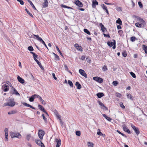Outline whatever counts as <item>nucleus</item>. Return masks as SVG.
I'll return each mask as SVG.
<instances>
[{
	"mask_svg": "<svg viewBox=\"0 0 147 147\" xmlns=\"http://www.w3.org/2000/svg\"><path fill=\"white\" fill-rule=\"evenodd\" d=\"M135 17L136 18V20L139 22L135 23V25L138 28L144 27V25L146 24L144 20L142 18L139 16H135Z\"/></svg>",
	"mask_w": 147,
	"mask_h": 147,
	"instance_id": "nucleus-1",
	"label": "nucleus"
},
{
	"mask_svg": "<svg viewBox=\"0 0 147 147\" xmlns=\"http://www.w3.org/2000/svg\"><path fill=\"white\" fill-rule=\"evenodd\" d=\"M33 36H34L36 37V38L37 40H39L41 42H42V43L48 49L47 47V45L45 43V42L42 39L39 37L38 35H36L35 34H34Z\"/></svg>",
	"mask_w": 147,
	"mask_h": 147,
	"instance_id": "nucleus-2",
	"label": "nucleus"
},
{
	"mask_svg": "<svg viewBox=\"0 0 147 147\" xmlns=\"http://www.w3.org/2000/svg\"><path fill=\"white\" fill-rule=\"evenodd\" d=\"M131 126L132 128L134 129V131L135 132L136 134L138 135L140 133V131L139 130V128L138 127H136L132 124H131Z\"/></svg>",
	"mask_w": 147,
	"mask_h": 147,
	"instance_id": "nucleus-3",
	"label": "nucleus"
},
{
	"mask_svg": "<svg viewBox=\"0 0 147 147\" xmlns=\"http://www.w3.org/2000/svg\"><path fill=\"white\" fill-rule=\"evenodd\" d=\"M1 88L4 92H7L9 89V86L6 84H4L3 85Z\"/></svg>",
	"mask_w": 147,
	"mask_h": 147,
	"instance_id": "nucleus-4",
	"label": "nucleus"
},
{
	"mask_svg": "<svg viewBox=\"0 0 147 147\" xmlns=\"http://www.w3.org/2000/svg\"><path fill=\"white\" fill-rule=\"evenodd\" d=\"M45 134V132L42 130H39L38 133V136L39 138L42 140L43 138V136Z\"/></svg>",
	"mask_w": 147,
	"mask_h": 147,
	"instance_id": "nucleus-5",
	"label": "nucleus"
},
{
	"mask_svg": "<svg viewBox=\"0 0 147 147\" xmlns=\"http://www.w3.org/2000/svg\"><path fill=\"white\" fill-rule=\"evenodd\" d=\"M16 104L15 102L13 100H10V101L8 102L6 104H5L4 105L5 106L7 105H8L9 106L11 107H13Z\"/></svg>",
	"mask_w": 147,
	"mask_h": 147,
	"instance_id": "nucleus-6",
	"label": "nucleus"
},
{
	"mask_svg": "<svg viewBox=\"0 0 147 147\" xmlns=\"http://www.w3.org/2000/svg\"><path fill=\"white\" fill-rule=\"evenodd\" d=\"M93 79L100 83L103 82V80L102 78L97 76L93 77Z\"/></svg>",
	"mask_w": 147,
	"mask_h": 147,
	"instance_id": "nucleus-7",
	"label": "nucleus"
},
{
	"mask_svg": "<svg viewBox=\"0 0 147 147\" xmlns=\"http://www.w3.org/2000/svg\"><path fill=\"white\" fill-rule=\"evenodd\" d=\"M11 92L13 94H15L16 95H20L19 93L13 87H12L11 89Z\"/></svg>",
	"mask_w": 147,
	"mask_h": 147,
	"instance_id": "nucleus-8",
	"label": "nucleus"
},
{
	"mask_svg": "<svg viewBox=\"0 0 147 147\" xmlns=\"http://www.w3.org/2000/svg\"><path fill=\"white\" fill-rule=\"evenodd\" d=\"M35 141L36 144L41 147H45L44 144L39 139H36Z\"/></svg>",
	"mask_w": 147,
	"mask_h": 147,
	"instance_id": "nucleus-9",
	"label": "nucleus"
},
{
	"mask_svg": "<svg viewBox=\"0 0 147 147\" xmlns=\"http://www.w3.org/2000/svg\"><path fill=\"white\" fill-rule=\"evenodd\" d=\"M38 107L39 108V109H40L42 111H43V112H44L46 115H47V116H49L48 114L47 113V112L45 110V108L43 107L42 106L40 105H39L38 106Z\"/></svg>",
	"mask_w": 147,
	"mask_h": 147,
	"instance_id": "nucleus-10",
	"label": "nucleus"
},
{
	"mask_svg": "<svg viewBox=\"0 0 147 147\" xmlns=\"http://www.w3.org/2000/svg\"><path fill=\"white\" fill-rule=\"evenodd\" d=\"M75 3L78 6L80 7H82L83 6V5L82 3L79 0H76L75 1Z\"/></svg>",
	"mask_w": 147,
	"mask_h": 147,
	"instance_id": "nucleus-11",
	"label": "nucleus"
},
{
	"mask_svg": "<svg viewBox=\"0 0 147 147\" xmlns=\"http://www.w3.org/2000/svg\"><path fill=\"white\" fill-rule=\"evenodd\" d=\"M79 72L82 76H84L86 78H87V75L85 71L82 69H80L79 70Z\"/></svg>",
	"mask_w": 147,
	"mask_h": 147,
	"instance_id": "nucleus-12",
	"label": "nucleus"
},
{
	"mask_svg": "<svg viewBox=\"0 0 147 147\" xmlns=\"http://www.w3.org/2000/svg\"><path fill=\"white\" fill-rule=\"evenodd\" d=\"M74 47L78 51H83V49L82 47L79 45L78 43H76L74 45Z\"/></svg>",
	"mask_w": 147,
	"mask_h": 147,
	"instance_id": "nucleus-13",
	"label": "nucleus"
},
{
	"mask_svg": "<svg viewBox=\"0 0 147 147\" xmlns=\"http://www.w3.org/2000/svg\"><path fill=\"white\" fill-rule=\"evenodd\" d=\"M55 141L56 142V147H59L61 144V140L60 139L56 138L55 139Z\"/></svg>",
	"mask_w": 147,
	"mask_h": 147,
	"instance_id": "nucleus-14",
	"label": "nucleus"
},
{
	"mask_svg": "<svg viewBox=\"0 0 147 147\" xmlns=\"http://www.w3.org/2000/svg\"><path fill=\"white\" fill-rule=\"evenodd\" d=\"M44 2L42 3V5L43 7L46 8L48 7V2L47 0H44Z\"/></svg>",
	"mask_w": 147,
	"mask_h": 147,
	"instance_id": "nucleus-15",
	"label": "nucleus"
},
{
	"mask_svg": "<svg viewBox=\"0 0 147 147\" xmlns=\"http://www.w3.org/2000/svg\"><path fill=\"white\" fill-rule=\"evenodd\" d=\"M113 42H111V41L108 42L107 44L108 46L110 47L113 46L114 44H116L115 41V40H113Z\"/></svg>",
	"mask_w": 147,
	"mask_h": 147,
	"instance_id": "nucleus-16",
	"label": "nucleus"
},
{
	"mask_svg": "<svg viewBox=\"0 0 147 147\" xmlns=\"http://www.w3.org/2000/svg\"><path fill=\"white\" fill-rule=\"evenodd\" d=\"M14 135V136H12V135L11 136V137L12 138L16 137L18 138H21V135L19 133H13Z\"/></svg>",
	"mask_w": 147,
	"mask_h": 147,
	"instance_id": "nucleus-17",
	"label": "nucleus"
},
{
	"mask_svg": "<svg viewBox=\"0 0 147 147\" xmlns=\"http://www.w3.org/2000/svg\"><path fill=\"white\" fill-rule=\"evenodd\" d=\"M98 5V2L96 0H93L92 1V7L93 8H96V6Z\"/></svg>",
	"mask_w": 147,
	"mask_h": 147,
	"instance_id": "nucleus-18",
	"label": "nucleus"
},
{
	"mask_svg": "<svg viewBox=\"0 0 147 147\" xmlns=\"http://www.w3.org/2000/svg\"><path fill=\"white\" fill-rule=\"evenodd\" d=\"M17 79L18 81L20 83L23 84L24 83L25 81L20 76H18L17 77Z\"/></svg>",
	"mask_w": 147,
	"mask_h": 147,
	"instance_id": "nucleus-19",
	"label": "nucleus"
},
{
	"mask_svg": "<svg viewBox=\"0 0 147 147\" xmlns=\"http://www.w3.org/2000/svg\"><path fill=\"white\" fill-rule=\"evenodd\" d=\"M123 129L125 131L127 132L128 134H131L130 131L128 129L126 126H123Z\"/></svg>",
	"mask_w": 147,
	"mask_h": 147,
	"instance_id": "nucleus-20",
	"label": "nucleus"
},
{
	"mask_svg": "<svg viewBox=\"0 0 147 147\" xmlns=\"http://www.w3.org/2000/svg\"><path fill=\"white\" fill-rule=\"evenodd\" d=\"M22 104L24 105L26 107H29L33 109H35V107H32L31 105H30L28 104L26 102H24L22 103Z\"/></svg>",
	"mask_w": 147,
	"mask_h": 147,
	"instance_id": "nucleus-21",
	"label": "nucleus"
},
{
	"mask_svg": "<svg viewBox=\"0 0 147 147\" xmlns=\"http://www.w3.org/2000/svg\"><path fill=\"white\" fill-rule=\"evenodd\" d=\"M100 27L101 28V30L103 32H105V31H107L106 29L104 27V26L101 23L100 24Z\"/></svg>",
	"mask_w": 147,
	"mask_h": 147,
	"instance_id": "nucleus-22",
	"label": "nucleus"
},
{
	"mask_svg": "<svg viewBox=\"0 0 147 147\" xmlns=\"http://www.w3.org/2000/svg\"><path fill=\"white\" fill-rule=\"evenodd\" d=\"M76 86L77 87V88L78 89H80L82 88V86L81 84L78 82H76Z\"/></svg>",
	"mask_w": 147,
	"mask_h": 147,
	"instance_id": "nucleus-23",
	"label": "nucleus"
},
{
	"mask_svg": "<svg viewBox=\"0 0 147 147\" xmlns=\"http://www.w3.org/2000/svg\"><path fill=\"white\" fill-rule=\"evenodd\" d=\"M96 96L98 98H100L104 96V94L102 93L99 92L96 94Z\"/></svg>",
	"mask_w": 147,
	"mask_h": 147,
	"instance_id": "nucleus-24",
	"label": "nucleus"
},
{
	"mask_svg": "<svg viewBox=\"0 0 147 147\" xmlns=\"http://www.w3.org/2000/svg\"><path fill=\"white\" fill-rule=\"evenodd\" d=\"M142 48L144 50L145 53L147 54V46L145 45H143L142 46Z\"/></svg>",
	"mask_w": 147,
	"mask_h": 147,
	"instance_id": "nucleus-25",
	"label": "nucleus"
},
{
	"mask_svg": "<svg viewBox=\"0 0 147 147\" xmlns=\"http://www.w3.org/2000/svg\"><path fill=\"white\" fill-rule=\"evenodd\" d=\"M36 62L37 63V64L40 67L41 69H44L43 67L42 66L40 63L38 61V60H36Z\"/></svg>",
	"mask_w": 147,
	"mask_h": 147,
	"instance_id": "nucleus-26",
	"label": "nucleus"
},
{
	"mask_svg": "<svg viewBox=\"0 0 147 147\" xmlns=\"http://www.w3.org/2000/svg\"><path fill=\"white\" fill-rule=\"evenodd\" d=\"M102 115L108 121H110L111 120V119L109 117L107 116L106 115L104 114Z\"/></svg>",
	"mask_w": 147,
	"mask_h": 147,
	"instance_id": "nucleus-27",
	"label": "nucleus"
},
{
	"mask_svg": "<svg viewBox=\"0 0 147 147\" xmlns=\"http://www.w3.org/2000/svg\"><path fill=\"white\" fill-rule=\"evenodd\" d=\"M28 1L30 5L32 7H33L34 10L36 9V8L35 6H34V4H33V3H32V2L31 1H30L29 0H28Z\"/></svg>",
	"mask_w": 147,
	"mask_h": 147,
	"instance_id": "nucleus-28",
	"label": "nucleus"
},
{
	"mask_svg": "<svg viewBox=\"0 0 147 147\" xmlns=\"http://www.w3.org/2000/svg\"><path fill=\"white\" fill-rule=\"evenodd\" d=\"M127 96L128 98L131 100L133 99V96L132 95L130 94L127 93Z\"/></svg>",
	"mask_w": 147,
	"mask_h": 147,
	"instance_id": "nucleus-29",
	"label": "nucleus"
},
{
	"mask_svg": "<svg viewBox=\"0 0 147 147\" xmlns=\"http://www.w3.org/2000/svg\"><path fill=\"white\" fill-rule=\"evenodd\" d=\"M17 113V111L16 110H13L11 111L10 112H9L8 113V114L9 115H10L11 114H15Z\"/></svg>",
	"mask_w": 147,
	"mask_h": 147,
	"instance_id": "nucleus-30",
	"label": "nucleus"
},
{
	"mask_svg": "<svg viewBox=\"0 0 147 147\" xmlns=\"http://www.w3.org/2000/svg\"><path fill=\"white\" fill-rule=\"evenodd\" d=\"M35 98V96H34V95H32L29 98L30 101L33 102Z\"/></svg>",
	"mask_w": 147,
	"mask_h": 147,
	"instance_id": "nucleus-31",
	"label": "nucleus"
},
{
	"mask_svg": "<svg viewBox=\"0 0 147 147\" xmlns=\"http://www.w3.org/2000/svg\"><path fill=\"white\" fill-rule=\"evenodd\" d=\"M88 146L89 147H93L94 144L92 142H88L87 143Z\"/></svg>",
	"mask_w": 147,
	"mask_h": 147,
	"instance_id": "nucleus-32",
	"label": "nucleus"
},
{
	"mask_svg": "<svg viewBox=\"0 0 147 147\" xmlns=\"http://www.w3.org/2000/svg\"><path fill=\"white\" fill-rule=\"evenodd\" d=\"M116 22L117 23L119 24L120 25L122 24V21L120 18H118V20H116Z\"/></svg>",
	"mask_w": 147,
	"mask_h": 147,
	"instance_id": "nucleus-33",
	"label": "nucleus"
},
{
	"mask_svg": "<svg viewBox=\"0 0 147 147\" xmlns=\"http://www.w3.org/2000/svg\"><path fill=\"white\" fill-rule=\"evenodd\" d=\"M101 7L105 11L108 9L107 7L104 4L101 5Z\"/></svg>",
	"mask_w": 147,
	"mask_h": 147,
	"instance_id": "nucleus-34",
	"label": "nucleus"
},
{
	"mask_svg": "<svg viewBox=\"0 0 147 147\" xmlns=\"http://www.w3.org/2000/svg\"><path fill=\"white\" fill-rule=\"evenodd\" d=\"M25 10L27 12V13L28 14H29L31 17L33 18V16L32 14L26 8L25 9Z\"/></svg>",
	"mask_w": 147,
	"mask_h": 147,
	"instance_id": "nucleus-35",
	"label": "nucleus"
},
{
	"mask_svg": "<svg viewBox=\"0 0 147 147\" xmlns=\"http://www.w3.org/2000/svg\"><path fill=\"white\" fill-rule=\"evenodd\" d=\"M84 31L85 33H86L87 34L89 35L90 34V33L87 29H84Z\"/></svg>",
	"mask_w": 147,
	"mask_h": 147,
	"instance_id": "nucleus-36",
	"label": "nucleus"
},
{
	"mask_svg": "<svg viewBox=\"0 0 147 147\" xmlns=\"http://www.w3.org/2000/svg\"><path fill=\"white\" fill-rule=\"evenodd\" d=\"M31 53L33 55V57L34 58H37L38 55H36L33 52H31Z\"/></svg>",
	"mask_w": 147,
	"mask_h": 147,
	"instance_id": "nucleus-37",
	"label": "nucleus"
},
{
	"mask_svg": "<svg viewBox=\"0 0 147 147\" xmlns=\"http://www.w3.org/2000/svg\"><path fill=\"white\" fill-rule=\"evenodd\" d=\"M61 7H64V8H67V9H71V7H70L67 6L66 5H63V4L61 5Z\"/></svg>",
	"mask_w": 147,
	"mask_h": 147,
	"instance_id": "nucleus-38",
	"label": "nucleus"
},
{
	"mask_svg": "<svg viewBox=\"0 0 147 147\" xmlns=\"http://www.w3.org/2000/svg\"><path fill=\"white\" fill-rule=\"evenodd\" d=\"M98 103L100 105V106L102 107H105V106L100 101H98Z\"/></svg>",
	"mask_w": 147,
	"mask_h": 147,
	"instance_id": "nucleus-39",
	"label": "nucleus"
},
{
	"mask_svg": "<svg viewBox=\"0 0 147 147\" xmlns=\"http://www.w3.org/2000/svg\"><path fill=\"white\" fill-rule=\"evenodd\" d=\"M68 83L69 85L71 87L73 86V84L71 81L70 80H68Z\"/></svg>",
	"mask_w": 147,
	"mask_h": 147,
	"instance_id": "nucleus-40",
	"label": "nucleus"
},
{
	"mask_svg": "<svg viewBox=\"0 0 147 147\" xmlns=\"http://www.w3.org/2000/svg\"><path fill=\"white\" fill-rule=\"evenodd\" d=\"M112 84L114 86H115L117 85L118 82L117 81H114L113 82Z\"/></svg>",
	"mask_w": 147,
	"mask_h": 147,
	"instance_id": "nucleus-41",
	"label": "nucleus"
},
{
	"mask_svg": "<svg viewBox=\"0 0 147 147\" xmlns=\"http://www.w3.org/2000/svg\"><path fill=\"white\" fill-rule=\"evenodd\" d=\"M136 38L135 36H132L130 38V40L132 42H134L135 41Z\"/></svg>",
	"mask_w": 147,
	"mask_h": 147,
	"instance_id": "nucleus-42",
	"label": "nucleus"
},
{
	"mask_svg": "<svg viewBox=\"0 0 147 147\" xmlns=\"http://www.w3.org/2000/svg\"><path fill=\"white\" fill-rule=\"evenodd\" d=\"M55 56V58L57 60H59V56L56 54L53 53Z\"/></svg>",
	"mask_w": 147,
	"mask_h": 147,
	"instance_id": "nucleus-43",
	"label": "nucleus"
},
{
	"mask_svg": "<svg viewBox=\"0 0 147 147\" xmlns=\"http://www.w3.org/2000/svg\"><path fill=\"white\" fill-rule=\"evenodd\" d=\"M28 49L30 51H32L34 50L32 46H30L28 47Z\"/></svg>",
	"mask_w": 147,
	"mask_h": 147,
	"instance_id": "nucleus-44",
	"label": "nucleus"
},
{
	"mask_svg": "<svg viewBox=\"0 0 147 147\" xmlns=\"http://www.w3.org/2000/svg\"><path fill=\"white\" fill-rule=\"evenodd\" d=\"M119 105L120 107L122 108L123 109L125 108V107L123 105V104L122 102H120L119 103Z\"/></svg>",
	"mask_w": 147,
	"mask_h": 147,
	"instance_id": "nucleus-45",
	"label": "nucleus"
},
{
	"mask_svg": "<svg viewBox=\"0 0 147 147\" xmlns=\"http://www.w3.org/2000/svg\"><path fill=\"white\" fill-rule=\"evenodd\" d=\"M130 74L133 78H136V76L135 74L133 72H130Z\"/></svg>",
	"mask_w": 147,
	"mask_h": 147,
	"instance_id": "nucleus-46",
	"label": "nucleus"
},
{
	"mask_svg": "<svg viewBox=\"0 0 147 147\" xmlns=\"http://www.w3.org/2000/svg\"><path fill=\"white\" fill-rule=\"evenodd\" d=\"M122 55L124 57H126L127 56V54L125 51L123 52L122 53Z\"/></svg>",
	"mask_w": 147,
	"mask_h": 147,
	"instance_id": "nucleus-47",
	"label": "nucleus"
},
{
	"mask_svg": "<svg viewBox=\"0 0 147 147\" xmlns=\"http://www.w3.org/2000/svg\"><path fill=\"white\" fill-rule=\"evenodd\" d=\"M40 101L41 102L42 104L43 105H45L46 104V103L45 102V101L42 99V98H41V99H40Z\"/></svg>",
	"mask_w": 147,
	"mask_h": 147,
	"instance_id": "nucleus-48",
	"label": "nucleus"
},
{
	"mask_svg": "<svg viewBox=\"0 0 147 147\" xmlns=\"http://www.w3.org/2000/svg\"><path fill=\"white\" fill-rule=\"evenodd\" d=\"M97 134L99 136L102 135V134L100 132V130L99 129H98V132H97Z\"/></svg>",
	"mask_w": 147,
	"mask_h": 147,
	"instance_id": "nucleus-49",
	"label": "nucleus"
},
{
	"mask_svg": "<svg viewBox=\"0 0 147 147\" xmlns=\"http://www.w3.org/2000/svg\"><path fill=\"white\" fill-rule=\"evenodd\" d=\"M54 113L55 115H56V116L59 115L58 111L56 109H55L54 110Z\"/></svg>",
	"mask_w": 147,
	"mask_h": 147,
	"instance_id": "nucleus-50",
	"label": "nucleus"
},
{
	"mask_svg": "<svg viewBox=\"0 0 147 147\" xmlns=\"http://www.w3.org/2000/svg\"><path fill=\"white\" fill-rule=\"evenodd\" d=\"M76 134L78 136H80L81 135V133L80 131H77L76 132Z\"/></svg>",
	"mask_w": 147,
	"mask_h": 147,
	"instance_id": "nucleus-51",
	"label": "nucleus"
},
{
	"mask_svg": "<svg viewBox=\"0 0 147 147\" xmlns=\"http://www.w3.org/2000/svg\"><path fill=\"white\" fill-rule=\"evenodd\" d=\"M30 137H31V135L30 134H28L26 136L27 140L28 141H29L30 139Z\"/></svg>",
	"mask_w": 147,
	"mask_h": 147,
	"instance_id": "nucleus-52",
	"label": "nucleus"
},
{
	"mask_svg": "<svg viewBox=\"0 0 147 147\" xmlns=\"http://www.w3.org/2000/svg\"><path fill=\"white\" fill-rule=\"evenodd\" d=\"M42 117H43V119L46 122L47 121V118L45 116V115H44V114H42Z\"/></svg>",
	"mask_w": 147,
	"mask_h": 147,
	"instance_id": "nucleus-53",
	"label": "nucleus"
},
{
	"mask_svg": "<svg viewBox=\"0 0 147 147\" xmlns=\"http://www.w3.org/2000/svg\"><path fill=\"white\" fill-rule=\"evenodd\" d=\"M102 69L104 71H106L108 69L107 67L105 65H104L102 67Z\"/></svg>",
	"mask_w": 147,
	"mask_h": 147,
	"instance_id": "nucleus-54",
	"label": "nucleus"
},
{
	"mask_svg": "<svg viewBox=\"0 0 147 147\" xmlns=\"http://www.w3.org/2000/svg\"><path fill=\"white\" fill-rule=\"evenodd\" d=\"M34 96H35V97H36L37 98H38L40 100L41 99L42 97L40 96L39 95L37 94H34Z\"/></svg>",
	"mask_w": 147,
	"mask_h": 147,
	"instance_id": "nucleus-55",
	"label": "nucleus"
},
{
	"mask_svg": "<svg viewBox=\"0 0 147 147\" xmlns=\"http://www.w3.org/2000/svg\"><path fill=\"white\" fill-rule=\"evenodd\" d=\"M138 4L140 8H142L143 7V5L141 2L139 1L138 2Z\"/></svg>",
	"mask_w": 147,
	"mask_h": 147,
	"instance_id": "nucleus-56",
	"label": "nucleus"
},
{
	"mask_svg": "<svg viewBox=\"0 0 147 147\" xmlns=\"http://www.w3.org/2000/svg\"><path fill=\"white\" fill-rule=\"evenodd\" d=\"M18 2H20V4L22 5L24 4L23 1L22 0H17Z\"/></svg>",
	"mask_w": 147,
	"mask_h": 147,
	"instance_id": "nucleus-57",
	"label": "nucleus"
},
{
	"mask_svg": "<svg viewBox=\"0 0 147 147\" xmlns=\"http://www.w3.org/2000/svg\"><path fill=\"white\" fill-rule=\"evenodd\" d=\"M116 95L117 97H121V94L120 93H116Z\"/></svg>",
	"mask_w": 147,
	"mask_h": 147,
	"instance_id": "nucleus-58",
	"label": "nucleus"
},
{
	"mask_svg": "<svg viewBox=\"0 0 147 147\" xmlns=\"http://www.w3.org/2000/svg\"><path fill=\"white\" fill-rule=\"evenodd\" d=\"M52 76H53V77L54 78L55 80H57V77L55 76V74L53 73H52Z\"/></svg>",
	"mask_w": 147,
	"mask_h": 147,
	"instance_id": "nucleus-59",
	"label": "nucleus"
},
{
	"mask_svg": "<svg viewBox=\"0 0 147 147\" xmlns=\"http://www.w3.org/2000/svg\"><path fill=\"white\" fill-rule=\"evenodd\" d=\"M103 35L104 36L109 37V38H110V36L109 35V34H103Z\"/></svg>",
	"mask_w": 147,
	"mask_h": 147,
	"instance_id": "nucleus-60",
	"label": "nucleus"
},
{
	"mask_svg": "<svg viewBox=\"0 0 147 147\" xmlns=\"http://www.w3.org/2000/svg\"><path fill=\"white\" fill-rule=\"evenodd\" d=\"M116 10L117 11H122L121 8V7H117L116 8Z\"/></svg>",
	"mask_w": 147,
	"mask_h": 147,
	"instance_id": "nucleus-61",
	"label": "nucleus"
},
{
	"mask_svg": "<svg viewBox=\"0 0 147 147\" xmlns=\"http://www.w3.org/2000/svg\"><path fill=\"white\" fill-rule=\"evenodd\" d=\"M4 131L5 133H8V129L7 128H5L4 129Z\"/></svg>",
	"mask_w": 147,
	"mask_h": 147,
	"instance_id": "nucleus-62",
	"label": "nucleus"
},
{
	"mask_svg": "<svg viewBox=\"0 0 147 147\" xmlns=\"http://www.w3.org/2000/svg\"><path fill=\"white\" fill-rule=\"evenodd\" d=\"M117 28L118 29H120L121 28V27L120 25H118L117 26Z\"/></svg>",
	"mask_w": 147,
	"mask_h": 147,
	"instance_id": "nucleus-63",
	"label": "nucleus"
},
{
	"mask_svg": "<svg viewBox=\"0 0 147 147\" xmlns=\"http://www.w3.org/2000/svg\"><path fill=\"white\" fill-rule=\"evenodd\" d=\"M55 47H56V49H57V51H58V52H60V50L59 49V48H58V47L57 46H56H56H55Z\"/></svg>",
	"mask_w": 147,
	"mask_h": 147,
	"instance_id": "nucleus-64",
	"label": "nucleus"
}]
</instances>
